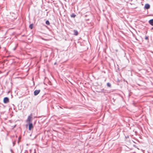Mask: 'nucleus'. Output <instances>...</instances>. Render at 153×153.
<instances>
[{
    "label": "nucleus",
    "mask_w": 153,
    "mask_h": 153,
    "mask_svg": "<svg viewBox=\"0 0 153 153\" xmlns=\"http://www.w3.org/2000/svg\"><path fill=\"white\" fill-rule=\"evenodd\" d=\"M32 117V114H31L30 115L28 116L26 120V122L28 123H32L31 118Z\"/></svg>",
    "instance_id": "nucleus-1"
},
{
    "label": "nucleus",
    "mask_w": 153,
    "mask_h": 153,
    "mask_svg": "<svg viewBox=\"0 0 153 153\" xmlns=\"http://www.w3.org/2000/svg\"><path fill=\"white\" fill-rule=\"evenodd\" d=\"M9 99L7 97H5L3 100V102L4 103H7L9 102Z\"/></svg>",
    "instance_id": "nucleus-2"
},
{
    "label": "nucleus",
    "mask_w": 153,
    "mask_h": 153,
    "mask_svg": "<svg viewBox=\"0 0 153 153\" xmlns=\"http://www.w3.org/2000/svg\"><path fill=\"white\" fill-rule=\"evenodd\" d=\"M40 90H36L34 92V95L35 96H36L40 92Z\"/></svg>",
    "instance_id": "nucleus-3"
},
{
    "label": "nucleus",
    "mask_w": 153,
    "mask_h": 153,
    "mask_svg": "<svg viewBox=\"0 0 153 153\" xmlns=\"http://www.w3.org/2000/svg\"><path fill=\"white\" fill-rule=\"evenodd\" d=\"M33 128V125L32 123H29V128L28 129L30 130L31 129Z\"/></svg>",
    "instance_id": "nucleus-4"
},
{
    "label": "nucleus",
    "mask_w": 153,
    "mask_h": 153,
    "mask_svg": "<svg viewBox=\"0 0 153 153\" xmlns=\"http://www.w3.org/2000/svg\"><path fill=\"white\" fill-rule=\"evenodd\" d=\"M150 7V5H149V4H146L145 5V6H144V8H145L146 9H149Z\"/></svg>",
    "instance_id": "nucleus-5"
},
{
    "label": "nucleus",
    "mask_w": 153,
    "mask_h": 153,
    "mask_svg": "<svg viewBox=\"0 0 153 153\" xmlns=\"http://www.w3.org/2000/svg\"><path fill=\"white\" fill-rule=\"evenodd\" d=\"M148 22L151 25L153 26V19H152L149 20Z\"/></svg>",
    "instance_id": "nucleus-6"
},
{
    "label": "nucleus",
    "mask_w": 153,
    "mask_h": 153,
    "mask_svg": "<svg viewBox=\"0 0 153 153\" xmlns=\"http://www.w3.org/2000/svg\"><path fill=\"white\" fill-rule=\"evenodd\" d=\"M74 35H75V36H77L78 35V31L77 30H74Z\"/></svg>",
    "instance_id": "nucleus-7"
},
{
    "label": "nucleus",
    "mask_w": 153,
    "mask_h": 153,
    "mask_svg": "<svg viewBox=\"0 0 153 153\" xmlns=\"http://www.w3.org/2000/svg\"><path fill=\"white\" fill-rule=\"evenodd\" d=\"M33 24H31L29 25V27L31 29H32L33 27Z\"/></svg>",
    "instance_id": "nucleus-8"
},
{
    "label": "nucleus",
    "mask_w": 153,
    "mask_h": 153,
    "mask_svg": "<svg viewBox=\"0 0 153 153\" xmlns=\"http://www.w3.org/2000/svg\"><path fill=\"white\" fill-rule=\"evenodd\" d=\"M76 15L74 13H72L71 15V17L74 18L76 16Z\"/></svg>",
    "instance_id": "nucleus-9"
},
{
    "label": "nucleus",
    "mask_w": 153,
    "mask_h": 153,
    "mask_svg": "<svg viewBox=\"0 0 153 153\" xmlns=\"http://www.w3.org/2000/svg\"><path fill=\"white\" fill-rule=\"evenodd\" d=\"M45 23H46V25H49L50 24V23L49 22L48 20H47L46 21Z\"/></svg>",
    "instance_id": "nucleus-10"
},
{
    "label": "nucleus",
    "mask_w": 153,
    "mask_h": 153,
    "mask_svg": "<svg viewBox=\"0 0 153 153\" xmlns=\"http://www.w3.org/2000/svg\"><path fill=\"white\" fill-rule=\"evenodd\" d=\"M107 86L108 87H111V84L109 82H108V83H107Z\"/></svg>",
    "instance_id": "nucleus-11"
},
{
    "label": "nucleus",
    "mask_w": 153,
    "mask_h": 153,
    "mask_svg": "<svg viewBox=\"0 0 153 153\" xmlns=\"http://www.w3.org/2000/svg\"><path fill=\"white\" fill-rule=\"evenodd\" d=\"M145 39L146 40H149V37L148 36H145Z\"/></svg>",
    "instance_id": "nucleus-12"
},
{
    "label": "nucleus",
    "mask_w": 153,
    "mask_h": 153,
    "mask_svg": "<svg viewBox=\"0 0 153 153\" xmlns=\"http://www.w3.org/2000/svg\"><path fill=\"white\" fill-rule=\"evenodd\" d=\"M10 151H11V152L12 153H13V152L12 149H10Z\"/></svg>",
    "instance_id": "nucleus-13"
},
{
    "label": "nucleus",
    "mask_w": 153,
    "mask_h": 153,
    "mask_svg": "<svg viewBox=\"0 0 153 153\" xmlns=\"http://www.w3.org/2000/svg\"><path fill=\"white\" fill-rule=\"evenodd\" d=\"M16 47H15V48L13 49V50L14 51L15 50H16Z\"/></svg>",
    "instance_id": "nucleus-14"
},
{
    "label": "nucleus",
    "mask_w": 153,
    "mask_h": 153,
    "mask_svg": "<svg viewBox=\"0 0 153 153\" xmlns=\"http://www.w3.org/2000/svg\"><path fill=\"white\" fill-rule=\"evenodd\" d=\"M13 146H14L15 145V142H13Z\"/></svg>",
    "instance_id": "nucleus-15"
},
{
    "label": "nucleus",
    "mask_w": 153,
    "mask_h": 153,
    "mask_svg": "<svg viewBox=\"0 0 153 153\" xmlns=\"http://www.w3.org/2000/svg\"><path fill=\"white\" fill-rule=\"evenodd\" d=\"M1 153H3L2 152H1Z\"/></svg>",
    "instance_id": "nucleus-16"
},
{
    "label": "nucleus",
    "mask_w": 153,
    "mask_h": 153,
    "mask_svg": "<svg viewBox=\"0 0 153 153\" xmlns=\"http://www.w3.org/2000/svg\"><path fill=\"white\" fill-rule=\"evenodd\" d=\"M18 139H19H19H20V138L19 137V138H18Z\"/></svg>",
    "instance_id": "nucleus-17"
},
{
    "label": "nucleus",
    "mask_w": 153,
    "mask_h": 153,
    "mask_svg": "<svg viewBox=\"0 0 153 153\" xmlns=\"http://www.w3.org/2000/svg\"><path fill=\"white\" fill-rule=\"evenodd\" d=\"M1 46H0V49H1Z\"/></svg>",
    "instance_id": "nucleus-18"
}]
</instances>
